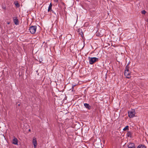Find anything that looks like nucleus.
<instances>
[{"mask_svg": "<svg viewBox=\"0 0 148 148\" xmlns=\"http://www.w3.org/2000/svg\"><path fill=\"white\" fill-rule=\"evenodd\" d=\"M18 106H20V104H18Z\"/></svg>", "mask_w": 148, "mask_h": 148, "instance_id": "obj_19", "label": "nucleus"}, {"mask_svg": "<svg viewBox=\"0 0 148 148\" xmlns=\"http://www.w3.org/2000/svg\"><path fill=\"white\" fill-rule=\"evenodd\" d=\"M29 131H30V130L29 129Z\"/></svg>", "mask_w": 148, "mask_h": 148, "instance_id": "obj_20", "label": "nucleus"}, {"mask_svg": "<svg viewBox=\"0 0 148 148\" xmlns=\"http://www.w3.org/2000/svg\"><path fill=\"white\" fill-rule=\"evenodd\" d=\"M129 67L128 66H126L124 71V75L126 77L128 78L130 77L131 72L129 70Z\"/></svg>", "mask_w": 148, "mask_h": 148, "instance_id": "obj_1", "label": "nucleus"}, {"mask_svg": "<svg viewBox=\"0 0 148 148\" xmlns=\"http://www.w3.org/2000/svg\"><path fill=\"white\" fill-rule=\"evenodd\" d=\"M13 21L16 25H18L19 24V21L18 19L16 17H14L13 18Z\"/></svg>", "mask_w": 148, "mask_h": 148, "instance_id": "obj_5", "label": "nucleus"}, {"mask_svg": "<svg viewBox=\"0 0 148 148\" xmlns=\"http://www.w3.org/2000/svg\"><path fill=\"white\" fill-rule=\"evenodd\" d=\"M129 129V126H126L124 129H123V130L124 131H126L127 130H128Z\"/></svg>", "mask_w": 148, "mask_h": 148, "instance_id": "obj_13", "label": "nucleus"}, {"mask_svg": "<svg viewBox=\"0 0 148 148\" xmlns=\"http://www.w3.org/2000/svg\"><path fill=\"white\" fill-rule=\"evenodd\" d=\"M84 105L85 107L87 109H91V106L89 105V104L87 103H84Z\"/></svg>", "mask_w": 148, "mask_h": 148, "instance_id": "obj_8", "label": "nucleus"}, {"mask_svg": "<svg viewBox=\"0 0 148 148\" xmlns=\"http://www.w3.org/2000/svg\"><path fill=\"white\" fill-rule=\"evenodd\" d=\"M128 116L130 118H132L134 117L135 114V112L134 110L130 111L128 112Z\"/></svg>", "mask_w": 148, "mask_h": 148, "instance_id": "obj_4", "label": "nucleus"}, {"mask_svg": "<svg viewBox=\"0 0 148 148\" xmlns=\"http://www.w3.org/2000/svg\"><path fill=\"white\" fill-rule=\"evenodd\" d=\"M146 13V12L145 10H143L142 11V13L143 14H145Z\"/></svg>", "mask_w": 148, "mask_h": 148, "instance_id": "obj_15", "label": "nucleus"}, {"mask_svg": "<svg viewBox=\"0 0 148 148\" xmlns=\"http://www.w3.org/2000/svg\"><path fill=\"white\" fill-rule=\"evenodd\" d=\"M131 133L130 132H128L127 134V135L128 137H131Z\"/></svg>", "mask_w": 148, "mask_h": 148, "instance_id": "obj_12", "label": "nucleus"}, {"mask_svg": "<svg viewBox=\"0 0 148 148\" xmlns=\"http://www.w3.org/2000/svg\"><path fill=\"white\" fill-rule=\"evenodd\" d=\"M52 12H53V13H54L55 14V13L54 12H53V11H52Z\"/></svg>", "mask_w": 148, "mask_h": 148, "instance_id": "obj_18", "label": "nucleus"}, {"mask_svg": "<svg viewBox=\"0 0 148 148\" xmlns=\"http://www.w3.org/2000/svg\"><path fill=\"white\" fill-rule=\"evenodd\" d=\"M13 143L15 145L17 144L18 140L16 138H14L13 139Z\"/></svg>", "mask_w": 148, "mask_h": 148, "instance_id": "obj_9", "label": "nucleus"}, {"mask_svg": "<svg viewBox=\"0 0 148 148\" xmlns=\"http://www.w3.org/2000/svg\"><path fill=\"white\" fill-rule=\"evenodd\" d=\"M129 64L128 63L127 64V65H126V66H129Z\"/></svg>", "mask_w": 148, "mask_h": 148, "instance_id": "obj_17", "label": "nucleus"}, {"mask_svg": "<svg viewBox=\"0 0 148 148\" xmlns=\"http://www.w3.org/2000/svg\"><path fill=\"white\" fill-rule=\"evenodd\" d=\"M52 6V4H51V3H50V4H49V7H48V12L52 11V10H51Z\"/></svg>", "mask_w": 148, "mask_h": 148, "instance_id": "obj_10", "label": "nucleus"}, {"mask_svg": "<svg viewBox=\"0 0 148 148\" xmlns=\"http://www.w3.org/2000/svg\"><path fill=\"white\" fill-rule=\"evenodd\" d=\"M137 148H146V147L145 145H139Z\"/></svg>", "mask_w": 148, "mask_h": 148, "instance_id": "obj_11", "label": "nucleus"}, {"mask_svg": "<svg viewBox=\"0 0 148 148\" xmlns=\"http://www.w3.org/2000/svg\"><path fill=\"white\" fill-rule=\"evenodd\" d=\"M88 58L89 60L90 64H93L95 62L98 61V58L95 57L90 58L89 57Z\"/></svg>", "mask_w": 148, "mask_h": 148, "instance_id": "obj_2", "label": "nucleus"}, {"mask_svg": "<svg viewBox=\"0 0 148 148\" xmlns=\"http://www.w3.org/2000/svg\"><path fill=\"white\" fill-rule=\"evenodd\" d=\"M7 23L8 24H10V22H7Z\"/></svg>", "mask_w": 148, "mask_h": 148, "instance_id": "obj_16", "label": "nucleus"}, {"mask_svg": "<svg viewBox=\"0 0 148 148\" xmlns=\"http://www.w3.org/2000/svg\"><path fill=\"white\" fill-rule=\"evenodd\" d=\"M32 143L34 145V148H35L36 147L37 143L36 138H34L32 141Z\"/></svg>", "mask_w": 148, "mask_h": 148, "instance_id": "obj_6", "label": "nucleus"}, {"mask_svg": "<svg viewBox=\"0 0 148 148\" xmlns=\"http://www.w3.org/2000/svg\"><path fill=\"white\" fill-rule=\"evenodd\" d=\"M128 148H135V145L134 143H130L128 146Z\"/></svg>", "mask_w": 148, "mask_h": 148, "instance_id": "obj_7", "label": "nucleus"}, {"mask_svg": "<svg viewBox=\"0 0 148 148\" xmlns=\"http://www.w3.org/2000/svg\"><path fill=\"white\" fill-rule=\"evenodd\" d=\"M37 27L36 26H32L29 27V30L32 34H34L36 31Z\"/></svg>", "mask_w": 148, "mask_h": 148, "instance_id": "obj_3", "label": "nucleus"}, {"mask_svg": "<svg viewBox=\"0 0 148 148\" xmlns=\"http://www.w3.org/2000/svg\"><path fill=\"white\" fill-rule=\"evenodd\" d=\"M14 4L17 7H18L19 6V4L17 2H15Z\"/></svg>", "mask_w": 148, "mask_h": 148, "instance_id": "obj_14", "label": "nucleus"}]
</instances>
